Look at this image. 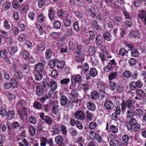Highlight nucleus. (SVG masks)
<instances>
[{"mask_svg":"<svg viewBox=\"0 0 146 146\" xmlns=\"http://www.w3.org/2000/svg\"><path fill=\"white\" fill-rule=\"evenodd\" d=\"M127 127L128 130L136 132L139 130L141 126L140 124L137 123L135 119L132 118L127 124Z\"/></svg>","mask_w":146,"mask_h":146,"instance_id":"nucleus-1","label":"nucleus"},{"mask_svg":"<svg viewBox=\"0 0 146 146\" xmlns=\"http://www.w3.org/2000/svg\"><path fill=\"white\" fill-rule=\"evenodd\" d=\"M71 80L72 84L74 86L76 85V83L79 84L82 81V77L79 74L72 75L71 77Z\"/></svg>","mask_w":146,"mask_h":146,"instance_id":"nucleus-2","label":"nucleus"},{"mask_svg":"<svg viewBox=\"0 0 146 146\" xmlns=\"http://www.w3.org/2000/svg\"><path fill=\"white\" fill-rule=\"evenodd\" d=\"M133 104V102L130 100H128L126 102H122L121 104V109L122 110H124L126 107L128 108L131 107L132 106Z\"/></svg>","mask_w":146,"mask_h":146,"instance_id":"nucleus-3","label":"nucleus"},{"mask_svg":"<svg viewBox=\"0 0 146 146\" xmlns=\"http://www.w3.org/2000/svg\"><path fill=\"white\" fill-rule=\"evenodd\" d=\"M74 116L76 118L79 120H82L85 118V115L83 112L81 110H78L75 113Z\"/></svg>","mask_w":146,"mask_h":146,"instance_id":"nucleus-4","label":"nucleus"},{"mask_svg":"<svg viewBox=\"0 0 146 146\" xmlns=\"http://www.w3.org/2000/svg\"><path fill=\"white\" fill-rule=\"evenodd\" d=\"M28 110L26 108H23L21 110L18 111V114L20 118L22 119L25 117H27V115Z\"/></svg>","mask_w":146,"mask_h":146,"instance_id":"nucleus-5","label":"nucleus"},{"mask_svg":"<svg viewBox=\"0 0 146 146\" xmlns=\"http://www.w3.org/2000/svg\"><path fill=\"white\" fill-rule=\"evenodd\" d=\"M54 141L55 143L58 145H60L63 144V137L60 135H58L55 137Z\"/></svg>","mask_w":146,"mask_h":146,"instance_id":"nucleus-6","label":"nucleus"},{"mask_svg":"<svg viewBox=\"0 0 146 146\" xmlns=\"http://www.w3.org/2000/svg\"><path fill=\"white\" fill-rule=\"evenodd\" d=\"M88 12L92 17H94L97 14V11L95 8L92 6H89Z\"/></svg>","mask_w":146,"mask_h":146,"instance_id":"nucleus-7","label":"nucleus"},{"mask_svg":"<svg viewBox=\"0 0 146 146\" xmlns=\"http://www.w3.org/2000/svg\"><path fill=\"white\" fill-rule=\"evenodd\" d=\"M60 104L62 106H64L68 103V99L67 97L64 95L61 96L60 100Z\"/></svg>","mask_w":146,"mask_h":146,"instance_id":"nucleus-8","label":"nucleus"},{"mask_svg":"<svg viewBox=\"0 0 146 146\" xmlns=\"http://www.w3.org/2000/svg\"><path fill=\"white\" fill-rule=\"evenodd\" d=\"M104 107L108 110H110L114 108L113 102L110 101H107L104 104Z\"/></svg>","mask_w":146,"mask_h":146,"instance_id":"nucleus-9","label":"nucleus"},{"mask_svg":"<svg viewBox=\"0 0 146 146\" xmlns=\"http://www.w3.org/2000/svg\"><path fill=\"white\" fill-rule=\"evenodd\" d=\"M85 138L81 136L77 139L76 140V143H77L79 146H84V145L85 144Z\"/></svg>","mask_w":146,"mask_h":146,"instance_id":"nucleus-10","label":"nucleus"},{"mask_svg":"<svg viewBox=\"0 0 146 146\" xmlns=\"http://www.w3.org/2000/svg\"><path fill=\"white\" fill-rule=\"evenodd\" d=\"M7 119L11 120L13 119L15 117V111L13 110H9L7 113Z\"/></svg>","mask_w":146,"mask_h":146,"instance_id":"nucleus-11","label":"nucleus"},{"mask_svg":"<svg viewBox=\"0 0 146 146\" xmlns=\"http://www.w3.org/2000/svg\"><path fill=\"white\" fill-rule=\"evenodd\" d=\"M49 82H48L46 80L43 81L42 83V89L46 91L49 89Z\"/></svg>","mask_w":146,"mask_h":146,"instance_id":"nucleus-12","label":"nucleus"},{"mask_svg":"<svg viewBox=\"0 0 146 146\" xmlns=\"http://www.w3.org/2000/svg\"><path fill=\"white\" fill-rule=\"evenodd\" d=\"M49 86L50 89L53 90H56L57 88V82L53 80L49 82Z\"/></svg>","mask_w":146,"mask_h":146,"instance_id":"nucleus-13","label":"nucleus"},{"mask_svg":"<svg viewBox=\"0 0 146 146\" xmlns=\"http://www.w3.org/2000/svg\"><path fill=\"white\" fill-rule=\"evenodd\" d=\"M35 69L36 72H41L43 69V66L41 63H38L35 66Z\"/></svg>","mask_w":146,"mask_h":146,"instance_id":"nucleus-14","label":"nucleus"},{"mask_svg":"<svg viewBox=\"0 0 146 146\" xmlns=\"http://www.w3.org/2000/svg\"><path fill=\"white\" fill-rule=\"evenodd\" d=\"M33 107L35 109L38 110H40L42 108V105L39 102L35 101L33 103Z\"/></svg>","mask_w":146,"mask_h":146,"instance_id":"nucleus-15","label":"nucleus"},{"mask_svg":"<svg viewBox=\"0 0 146 146\" xmlns=\"http://www.w3.org/2000/svg\"><path fill=\"white\" fill-rule=\"evenodd\" d=\"M58 16L60 18H66L67 15L66 11L63 10H59L57 12Z\"/></svg>","mask_w":146,"mask_h":146,"instance_id":"nucleus-16","label":"nucleus"},{"mask_svg":"<svg viewBox=\"0 0 146 146\" xmlns=\"http://www.w3.org/2000/svg\"><path fill=\"white\" fill-rule=\"evenodd\" d=\"M99 94L96 91H94L91 93V98L92 99L96 100L99 98Z\"/></svg>","mask_w":146,"mask_h":146,"instance_id":"nucleus-17","label":"nucleus"},{"mask_svg":"<svg viewBox=\"0 0 146 146\" xmlns=\"http://www.w3.org/2000/svg\"><path fill=\"white\" fill-rule=\"evenodd\" d=\"M54 8L52 7L50 8L48 10V16L51 20H53L54 18Z\"/></svg>","mask_w":146,"mask_h":146,"instance_id":"nucleus-18","label":"nucleus"},{"mask_svg":"<svg viewBox=\"0 0 146 146\" xmlns=\"http://www.w3.org/2000/svg\"><path fill=\"white\" fill-rule=\"evenodd\" d=\"M128 51L124 48L120 49L119 50L118 54L122 56H124L127 55Z\"/></svg>","mask_w":146,"mask_h":146,"instance_id":"nucleus-19","label":"nucleus"},{"mask_svg":"<svg viewBox=\"0 0 146 146\" xmlns=\"http://www.w3.org/2000/svg\"><path fill=\"white\" fill-rule=\"evenodd\" d=\"M44 121L49 125H51L52 123V119L48 115H45V118L43 120Z\"/></svg>","mask_w":146,"mask_h":146,"instance_id":"nucleus-20","label":"nucleus"},{"mask_svg":"<svg viewBox=\"0 0 146 146\" xmlns=\"http://www.w3.org/2000/svg\"><path fill=\"white\" fill-rule=\"evenodd\" d=\"M56 66L58 68L61 69L63 68L65 65L64 62L63 61L59 62L56 60Z\"/></svg>","mask_w":146,"mask_h":146,"instance_id":"nucleus-21","label":"nucleus"},{"mask_svg":"<svg viewBox=\"0 0 146 146\" xmlns=\"http://www.w3.org/2000/svg\"><path fill=\"white\" fill-rule=\"evenodd\" d=\"M87 108L88 110L93 111L94 110L96 107L94 103L89 102L87 104Z\"/></svg>","mask_w":146,"mask_h":146,"instance_id":"nucleus-22","label":"nucleus"},{"mask_svg":"<svg viewBox=\"0 0 146 146\" xmlns=\"http://www.w3.org/2000/svg\"><path fill=\"white\" fill-rule=\"evenodd\" d=\"M11 7V4L9 1H6L3 5V9L4 11L8 10Z\"/></svg>","mask_w":146,"mask_h":146,"instance_id":"nucleus-23","label":"nucleus"},{"mask_svg":"<svg viewBox=\"0 0 146 146\" xmlns=\"http://www.w3.org/2000/svg\"><path fill=\"white\" fill-rule=\"evenodd\" d=\"M40 146H46L47 142V139L44 137H41L40 140Z\"/></svg>","mask_w":146,"mask_h":146,"instance_id":"nucleus-24","label":"nucleus"},{"mask_svg":"<svg viewBox=\"0 0 146 146\" xmlns=\"http://www.w3.org/2000/svg\"><path fill=\"white\" fill-rule=\"evenodd\" d=\"M82 46L80 45H78L76 46L75 54L76 55H81L82 53Z\"/></svg>","mask_w":146,"mask_h":146,"instance_id":"nucleus-25","label":"nucleus"},{"mask_svg":"<svg viewBox=\"0 0 146 146\" xmlns=\"http://www.w3.org/2000/svg\"><path fill=\"white\" fill-rule=\"evenodd\" d=\"M45 18L44 15L42 13H40L38 15L37 20L39 23H42L44 21Z\"/></svg>","mask_w":146,"mask_h":146,"instance_id":"nucleus-26","label":"nucleus"},{"mask_svg":"<svg viewBox=\"0 0 146 146\" xmlns=\"http://www.w3.org/2000/svg\"><path fill=\"white\" fill-rule=\"evenodd\" d=\"M35 80L37 81H40L42 80L43 77V75L40 72H37L34 75Z\"/></svg>","mask_w":146,"mask_h":146,"instance_id":"nucleus-27","label":"nucleus"},{"mask_svg":"<svg viewBox=\"0 0 146 146\" xmlns=\"http://www.w3.org/2000/svg\"><path fill=\"white\" fill-rule=\"evenodd\" d=\"M114 136L112 135L109 136L108 137V139L109 141L110 146H115L116 144L115 142L113 141L114 139Z\"/></svg>","mask_w":146,"mask_h":146,"instance_id":"nucleus-28","label":"nucleus"},{"mask_svg":"<svg viewBox=\"0 0 146 146\" xmlns=\"http://www.w3.org/2000/svg\"><path fill=\"white\" fill-rule=\"evenodd\" d=\"M22 57L25 60H27L29 58V55L28 52L26 50H23L21 53Z\"/></svg>","mask_w":146,"mask_h":146,"instance_id":"nucleus-29","label":"nucleus"},{"mask_svg":"<svg viewBox=\"0 0 146 146\" xmlns=\"http://www.w3.org/2000/svg\"><path fill=\"white\" fill-rule=\"evenodd\" d=\"M11 31L14 34L17 35L19 33V29L16 26L14 25H12L11 29Z\"/></svg>","mask_w":146,"mask_h":146,"instance_id":"nucleus-30","label":"nucleus"},{"mask_svg":"<svg viewBox=\"0 0 146 146\" xmlns=\"http://www.w3.org/2000/svg\"><path fill=\"white\" fill-rule=\"evenodd\" d=\"M117 76V73L116 72H113L110 73L108 76L109 80H111L116 78Z\"/></svg>","mask_w":146,"mask_h":146,"instance_id":"nucleus-31","label":"nucleus"},{"mask_svg":"<svg viewBox=\"0 0 146 146\" xmlns=\"http://www.w3.org/2000/svg\"><path fill=\"white\" fill-rule=\"evenodd\" d=\"M77 55L74 58V60L78 63H82L84 60V58L82 56H80L81 55Z\"/></svg>","mask_w":146,"mask_h":146,"instance_id":"nucleus-32","label":"nucleus"},{"mask_svg":"<svg viewBox=\"0 0 146 146\" xmlns=\"http://www.w3.org/2000/svg\"><path fill=\"white\" fill-rule=\"evenodd\" d=\"M86 117L87 119L90 121L92 120L94 117V114L88 111H86Z\"/></svg>","mask_w":146,"mask_h":146,"instance_id":"nucleus-33","label":"nucleus"},{"mask_svg":"<svg viewBox=\"0 0 146 146\" xmlns=\"http://www.w3.org/2000/svg\"><path fill=\"white\" fill-rule=\"evenodd\" d=\"M78 91L76 90H72L71 93H69V95L72 96L73 98H76L78 97Z\"/></svg>","mask_w":146,"mask_h":146,"instance_id":"nucleus-34","label":"nucleus"},{"mask_svg":"<svg viewBox=\"0 0 146 146\" xmlns=\"http://www.w3.org/2000/svg\"><path fill=\"white\" fill-rule=\"evenodd\" d=\"M60 130L62 134L66 135L67 132L66 127L63 125H60Z\"/></svg>","mask_w":146,"mask_h":146,"instance_id":"nucleus-35","label":"nucleus"},{"mask_svg":"<svg viewBox=\"0 0 146 146\" xmlns=\"http://www.w3.org/2000/svg\"><path fill=\"white\" fill-rule=\"evenodd\" d=\"M27 36L25 34H20L18 37V39L19 40L22 42L27 39Z\"/></svg>","mask_w":146,"mask_h":146,"instance_id":"nucleus-36","label":"nucleus"},{"mask_svg":"<svg viewBox=\"0 0 146 146\" xmlns=\"http://www.w3.org/2000/svg\"><path fill=\"white\" fill-rule=\"evenodd\" d=\"M10 84L13 88H17L18 86L16 80L12 78L10 80Z\"/></svg>","mask_w":146,"mask_h":146,"instance_id":"nucleus-37","label":"nucleus"},{"mask_svg":"<svg viewBox=\"0 0 146 146\" xmlns=\"http://www.w3.org/2000/svg\"><path fill=\"white\" fill-rule=\"evenodd\" d=\"M146 16V12L143 11H141L138 15V16L142 20Z\"/></svg>","mask_w":146,"mask_h":146,"instance_id":"nucleus-38","label":"nucleus"},{"mask_svg":"<svg viewBox=\"0 0 146 146\" xmlns=\"http://www.w3.org/2000/svg\"><path fill=\"white\" fill-rule=\"evenodd\" d=\"M29 132L31 136H33L35 135L36 132L35 128L34 126H31L29 127Z\"/></svg>","mask_w":146,"mask_h":146,"instance_id":"nucleus-39","label":"nucleus"},{"mask_svg":"<svg viewBox=\"0 0 146 146\" xmlns=\"http://www.w3.org/2000/svg\"><path fill=\"white\" fill-rule=\"evenodd\" d=\"M14 75L19 80H21L23 78V75L21 72L19 71H15Z\"/></svg>","mask_w":146,"mask_h":146,"instance_id":"nucleus-40","label":"nucleus"},{"mask_svg":"<svg viewBox=\"0 0 146 146\" xmlns=\"http://www.w3.org/2000/svg\"><path fill=\"white\" fill-rule=\"evenodd\" d=\"M52 54V52L51 50L50 49H48L46 50L45 53V57L46 58L48 59L50 58Z\"/></svg>","mask_w":146,"mask_h":146,"instance_id":"nucleus-41","label":"nucleus"},{"mask_svg":"<svg viewBox=\"0 0 146 146\" xmlns=\"http://www.w3.org/2000/svg\"><path fill=\"white\" fill-rule=\"evenodd\" d=\"M70 133L73 136L76 137L78 135V132L76 129L73 128L71 127L69 129Z\"/></svg>","mask_w":146,"mask_h":146,"instance_id":"nucleus-42","label":"nucleus"},{"mask_svg":"<svg viewBox=\"0 0 146 146\" xmlns=\"http://www.w3.org/2000/svg\"><path fill=\"white\" fill-rule=\"evenodd\" d=\"M0 56L3 58H6L7 56V52L5 50H2L0 52Z\"/></svg>","mask_w":146,"mask_h":146,"instance_id":"nucleus-43","label":"nucleus"},{"mask_svg":"<svg viewBox=\"0 0 146 146\" xmlns=\"http://www.w3.org/2000/svg\"><path fill=\"white\" fill-rule=\"evenodd\" d=\"M131 54L132 56L137 57L139 56V53L137 50L132 49L131 50Z\"/></svg>","mask_w":146,"mask_h":146,"instance_id":"nucleus-44","label":"nucleus"},{"mask_svg":"<svg viewBox=\"0 0 146 146\" xmlns=\"http://www.w3.org/2000/svg\"><path fill=\"white\" fill-rule=\"evenodd\" d=\"M76 16L79 18H82L83 15V13L82 11L81 10H78L77 11H74V12Z\"/></svg>","mask_w":146,"mask_h":146,"instance_id":"nucleus-45","label":"nucleus"},{"mask_svg":"<svg viewBox=\"0 0 146 146\" xmlns=\"http://www.w3.org/2000/svg\"><path fill=\"white\" fill-rule=\"evenodd\" d=\"M58 107L57 104H55L53 106L52 108V112L54 114H56L58 111Z\"/></svg>","mask_w":146,"mask_h":146,"instance_id":"nucleus-46","label":"nucleus"},{"mask_svg":"<svg viewBox=\"0 0 146 146\" xmlns=\"http://www.w3.org/2000/svg\"><path fill=\"white\" fill-rule=\"evenodd\" d=\"M110 129L111 131L113 133H117L118 131L117 128L115 125H111L110 127Z\"/></svg>","mask_w":146,"mask_h":146,"instance_id":"nucleus-47","label":"nucleus"},{"mask_svg":"<svg viewBox=\"0 0 146 146\" xmlns=\"http://www.w3.org/2000/svg\"><path fill=\"white\" fill-rule=\"evenodd\" d=\"M103 37L107 41H110L111 40V34L108 32H106L104 33L103 35Z\"/></svg>","mask_w":146,"mask_h":146,"instance_id":"nucleus-48","label":"nucleus"},{"mask_svg":"<svg viewBox=\"0 0 146 146\" xmlns=\"http://www.w3.org/2000/svg\"><path fill=\"white\" fill-rule=\"evenodd\" d=\"M0 115L4 117L6 116L7 112L5 108L0 107Z\"/></svg>","mask_w":146,"mask_h":146,"instance_id":"nucleus-49","label":"nucleus"},{"mask_svg":"<svg viewBox=\"0 0 146 146\" xmlns=\"http://www.w3.org/2000/svg\"><path fill=\"white\" fill-rule=\"evenodd\" d=\"M90 73L92 76L95 77L97 75L98 72L96 68H93L90 70Z\"/></svg>","mask_w":146,"mask_h":146,"instance_id":"nucleus-50","label":"nucleus"},{"mask_svg":"<svg viewBox=\"0 0 146 146\" xmlns=\"http://www.w3.org/2000/svg\"><path fill=\"white\" fill-rule=\"evenodd\" d=\"M135 114L137 116H141L143 115V111L140 109H136L134 111Z\"/></svg>","mask_w":146,"mask_h":146,"instance_id":"nucleus-51","label":"nucleus"},{"mask_svg":"<svg viewBox=\"0 0 146 146\" xmlns=\"http://www.w3.org/2000/svg\"><path fill=\"white\" fill-rule=\"evenodd\" d=\"M54 28L55 29H59L61 27V24L58 21H56L53 23Z\"/></svg>","mask_w":146,"mask_h":146,"instance_id":"nucleus-52","label":"nucleus"},{"mask_svg":"<svg viewBox=\"0 0 146 146\" xmlns=\"http://www.w3.org/2000/svg\"><path fill=\"white\" fill-rule=\"evenodd\" d=\"M28 17L30 20L33 21L35 17V14L34 12H30L28 14Z\"/></svg>","mask_w":146,"mask_h":146,"instance_id":"nucleus-53","label":"nucleus"},{"mask_svg":"<svg viewBox=\"0 0 146 146\" xmlns=\"http://www.w3.org/2000/svg\"><path fill=\"white\" fill-rule=\"evenodd\" d=\"M89 53L91 55L94 54L95 53V48L93 46H90L88 48Z\"/></svg>","mask_w":146,"mask_h":146,"instance_id":"nucleus-54","label":"nucleus"},{"mask_svg":"<svg viewBox=\"0 0 146 146\" xmlns=\"http://www.w3.org/2000/svg\"><path fill=\"white\" fill-rule=\"evenodd\" d=\"M17 50V48L16 46H12L11 47V50L10 51V54H13Z\"/></svg>","mask_w":146,"mask_h":146,"instance_id":"nucleus-55","label":"nucleus"},{"mask_svg":"<svg viewBox=\"0 0 146 146\" xmlns=\"http://www.w3.org/2000/svg\"><path fill=\"white\" fill-rule=\"evenodd\" d=\"M132 75V74L131 72L128 70H125L123 72V76L127 78L130 77Z\"/></svg>","mask_w":146,"mask_h":146,"instance_id":"nucleus-56","label":"nucleus"},{"mask_svg":"<svg viewBox=\"0 0 146 146\" xmlns=\"http://www.w3.org/2000/svg\"><path fill=\"white\" fill-rule=\"evenodd\" d=\"M101 88L102 89V90L101 89V99H103L105 96V87L103 85H101Z\"/></svg>","mask_w":146,"mask_h":146,"instance_id":"nucleus-57","label":"nucleus"},{"mask_svg":"<svg viewBox=\"0 0 146 146\" xmlns=\"http://www.w3.org/2000/svg\"><path fill=\"white\" fill-rule=\"evenodd\" d=\"M64 25L65 27H70L71 24V20L67 19L64 21Z\"/></svg>","mask_w":146,"mask_h":146,"instance_id":"nucleus-58","label":"nucleus"},{"mask_svg":"<svg viewBox=\"0 0 146 146\" xmlns=\"http://www.w3.org/2000/svg\"><path fill=\"white\" fill-rule=\"evenodd\" d=\"M29 120L30 123L33 124H35L36 122V119L33 116H30Z\"/></svg>","mask_w":146,"mask_h":146,"instance_id":"nucleus-59","label":"nucleus"},{"mask_svg":"<svg viewBox=\"0 0 146 146\" xmlns=\"http://www.w3.org/2000/svg\"><path fill=\"white\" fill-rule=\"evenodd\" d=\"M89 136L91 139L93 140L96 138V134L94 131H91L89 132Z\"/></svg>","mask_w":146,"mask_h":146,"instance_id":"nucleus-60","label":"nucleus"},{"mask_svg":"<svg viewBox=\"0 0 146 146\" xmlns=\"http://www.w3.org/2000/svg\"><path fill=\"white\" fill-rule=\"evenodd\" d=\"M3 26L5 29L7 30H9L11 28L8 21H5L3 22Z\"/></svg>","mask_w":146,"mask_h":146,"instance_id":"nucleus-61","label":"nucleus"},{"mask_svg":"<svg viewBox=\"0 0 146 146\" xmlns=\"http://www.w3.org/2000/svg\"><path fill=\"white\" fill-rule=\"evenodd\" d=\"M76 125L77 127L80 130H82L83 129V126L81 122L78 120H76Z\"/></svg>","mask_w":146,"mask_h":146,"instance_id":"nucleus-62","label":"nucleus"},{"mask_svg":"<svg viewBox=\"0 0 146 146\" xmlns=\"http://www.w3.org/2000/svg\"><path fill=\"white\" fill-rule=\"evenodd\" d=\"M96 126V123L93 122H91L89 125V128L92 130L95 129Z\"/></svg>","mask_w":146,"mask_h":146,"instance_id":"nucleus-63","label":"nucleus"},{"mask_svg":"<svg viewBox=\"0 0 146 146\" xmlns=\"http://www.w3.org/2000/svg\"><path fill=\"white\" fill-rule=\"evenodd\" d=\"M36 88V94L38 96H42L43 93V91L42 90V89H41L40 88H38L37 86Z\"/></svg>","mask_w":146,"mask_h":146,"instance_id":"nucleus-64","label":"nucleus"}]
</instances>
